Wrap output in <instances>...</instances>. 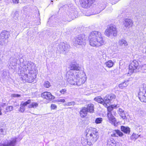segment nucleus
Here are the masks:
<instances>
[{
    "label": "nucleus",
    "instance_id": "obj_19",
    "mask_svg": "<svg viewBox=\"0 0 146 146\" xmlns=\"http://www.w3.org/2000/svg\"><path fill=\"white\" fill-rule=\"evenodd\" d=\"M110 121L112 123H113L114 126H116L115 124L116 122L115 118L112 115L111 112H108L107 115Z\"/></svg>",
    "mask_w": 146,
    "mask_h": 146
},
{
    "label": "nucleus",
    "instance_id": "obj_44",
    "mask_svg": "<svg viewBox=\"0 0 146 146\" xmlns=\"http://www.w3.org/2000/svg\"><path fill=\"white\" fill-rule=\"evenodd\" d=\"M112 141L113 142V143L109 146H118L117 145L116 142L113 139H112Z\"/></svg>",
    "mask_w": 146,
    "mask_h": 146
},
{
    "label": "nucleus",
    "instance_id": "obj_49",
    "mask_svg": "<svg viewBox=\"0 0 146 146\" xmlns=\"http://www.w3.org/2000/svg\"><path fill=\"white\" fill-rule=\"evenodd\" d=\"M19 0H13V2L14 4H17L19 3Z\"/></svg>",
    "mask_w": 146,
    "mask_h": 146
},
{
    "label": "nucleus",
    "instance_id": "obj_39",
    "mask_svg": "<svg viewBox=\"0 0 146 146\" xmlns=\"http://www.w3.org/2000/svg\"><path fill=\"white\" fill-rule=\"evenodd\" d=\"M31 103V100H29L25 102L24 103H22V104L25 107L26 106L27 104H29Z\"/></svg>",
    "mask_w": 146,
    "mask_h": 146
},
{
    "label": "nucleus",
    "instance_id": "obj_3",
    "mask_svg": "<svg viewBox=\"0 0 146 146\" xmlns=\"http://www.w3.org/2000/svg\"><path fill=\"white\" fill-rule=\"evenodd\" d=\"M37 71L36 70H31L29 72V74H25L23 76L22 79L29 83L33 82L36 77Z\"/></svg>",
    "mask_w": 146,
    "mask_h": 146
},
{
    "label": "nucleus",
    "instance_id": "obj_48",
    "mask_svg": "<svg viewBox=\"0 0 146 146\" xmlns=\"http://www.w3.org/2000/svg\"><path fill=\"white\" fill-rule=\"evenodd\" d=\"M58 102H65V100L63 99H60L57 101Z\"/></svg>",
    "mask_w": 146,
    "mask_h": 146
},
{
    "label": "nucleus",
    "instance_id": "obj_10",
    "mask_svg": "<svg viewBox=\"0 0 146 146\" xmlns=\"http://www.w3.org/2000/svg\"><path fill=\"white\" fill-rule=\"evenodd\" d=\"M95 0H79L81 6L82 7L88 8L90 7Z\"/></svg>",
    "mask_w": 146,
    "mask_h": 146
},
{
    "label": "nucleus",
    "instance_id": "obj_51",
    "mask_svg": "<svg viewBox=\"0 0 146 146\" xmlns=\"http://www.w3.org/2000/svg\"><path fill=\"white\" fill-rule=\"evenodd\" d=\"M10 59V61H11L12 60H13V62H16V59L15 58H11ZM12 62H13V61Z\"/></svg>",
    "mask_w": 146,
    "mask_h": 146
},
{
    "label": "nucleus",
    "instance_id": "obj_23",
    "mask_svg": "<svg viewBox=\"0 0 146 146\" xmlns=\"http://www.w3.org/2000/svg\"><path fill=\"white\" fill-rule=\"evenodd\" d=\"M85 78L84 77L80 78L78 77L76 79V83L75 84H76L78 86H80L82 84H83L84 83L85 81Z\"/></svg>",
    "mask_w": 146,
    "mask_h": 146
},
{
    "label": "nucleus",
    "instance_id": "obj_43",
    "mask_svg": "<svg viewBox=\"0 0 146 146\" xmlns=\"http://www.w3.org/2000/svg\"><path fill=\"white\" fill-rule=\"evenodd\" d=\"M74 102H69L66 103V105L68 106L74 105Z\"/></svg>",
    "mask_w": 146,
    "mask_h": 146
},
{
    "label": "nucleus",
    "instance_id": "obj_6",
    "mask_svg": "<svg viewBox=\"0 0 146 146\" xmlns=\"http://www.w3.org/2000/svg\"><path fill=\"white\" fill-rule=\"evenodd\" d=\"M66 78L68 82L72 85H75L76 84V79L74 76V74L70 71H68L66 74Z\"/></svg>",
    "mask_w": 146,
    "mask_h": 146
},
{
    "label": "nucleus",
    "instance_id": "obj_28",
    "mask_svg": "<svg viewBox=\"0 0 146 146\" xmlns=\"http://www.w3.org/2000/svg\"><path fill=\"white\" fill-rule=\"evenodd\" d=\"M27 63L28 68H29V72L31 71V70H36L34 68L35 66L34 63L29 61L27 62Z\"/></svg>",
    "mask_w": 146,
    "mask_h": 146
},
{
    "label": "nucleus",
    "instance_id": "obj_54",
    "mask_svg": "<svg viewBox=\"0 0 146 146\" xmlns=\"http://www.w3.org/2000/svg\"><path fill=\"white\" fill-rule=\"evenodd\" d=\"M2 113L1 112V110L0 109V115H1Z\"/></svg>",
    "mask_w": 146,
    "mask_h": 146
},
{
    "label": "nucleus",
    "instance_id": "obj_15",
    "mask_svg": "<svg viewBox=\"0 0 146 146\" xmlns=\"http://www.w3.org/2000/svg\"><path fill=\"white\" fill-rule=\"evenodd\" d=\"M111 137H118V136L122 137L123 135V133L119 130L115 129L112 131L110 132Z\"/></svg>",
    "mask_w": 146,
    "mask_h": 146
},
{
    "label": "nucleus",
    "instance_id": "obj_2",
    "mask_svg": "<svg viewBox=\"0 0 146 146\" xmlns=\"http://www.w3.org/2000/svg\"><path fill=\"white\" fill-rule=\"evenodd\" d=\"M86 132V137L90 142L89 143V145H91L98 140L99 137L98 132L95 131V129L92 127L87 128Z\"/></svg>",
    "mask_w": 146,
    "mask_h": 146
},
{
    "label": "nucleus",
    "instance_id": "obj_14",
    "mask_svg": "<svg viewBox=\"0 0 146 146\" xmlns=\"http://www.w3.org/2000/svg\"><path fill=\"white\" fill-rule=\"evenodd\" d=\"M115 96L113 94H108L104 98V100L105 102H104V104L107 105V107L108 106V104H109L111 100L113 99H115Z\"/></svg>",
    "mask_w": 146,
    "mask_h": 146
},
{
    "label": "nucleus",
    "instance_id": "obj_22",
    "mask_svg": "<svg viewBox=\"0 0 146 146\" xmlns=\"http://www.w3.org/2000/svg\"><path fill=\"white\" fill-rule=\"evenodd\" d=\"M95 101H97L98 102L102 104L104 106L106 107L107 105L104 104V102H105L104 100V98L102 99L101 97L100 96H97L94 99Z\"/></svg>",
    "mask_w": 146,
    "mask_h": 146
},
{
    "label": "nucleus",
    "instance_id": "obj_50",
    "mask_svg": "<svg viewBox=\"0 0 146 146\" xmlns=\"http://www.w3.org/2000/svg\"><path fill=\"white\" fill-rule=\"evenodd\" d=\"M15 19H17L18 17V12H15Z\"/></svg>",
    "mask_w": 146,
    "mask_h": 146
},
{
    "label": "nucleus",
    "instance_id": "obj_12",
    "mask_svg": "<svg viewBox=\"0 0 146 146\" xmlns=\"http://www.w3.org/2000/svg\"><path fill=\"white\" fill-rule=\"evenodd\" d=\"M139 93V98L142 102H146V89L141 88Z\"/></svg>",
    "mask_w": 146,
    "mask_h": 146
},
{
    "label": "nucleus",
    "instance_id": "obj_25",
    "mask_svg": "<svg viewBox=\"0 0 146 146\" xmlns=\"http://www.w3.org/2000/svg\"><path fill=\"white\" fill-rule=\"evenodd\" d=\"M121 129L122 131L126 134H129L130 132V129L128 127H125L121 126Z\"/></svg>",
    "mask_w": 146,
    "mask_h": 146
},
{
    "label": "nucleus",
    "instance_id": "obj_40",
    "mask_svg": "<svg viewBox=\"0 0 146 146\" xmlns=\"http://www.w3.org/2000/svg\"><path fill=\"white\" fill-rule=\"evenodd\" d=\"M21 95L18 94H11V96L12 97H21Z\"/></svg>",
    "mask_w": 146,
    "mask_h": 146
},
{
    "label": "nucleus",
    "instance_id": "obj_7",
    "mask_svg": "<svg viewBox=\"0 0 146 146\" xmlns=\"http://www.w3.org/2000/svg\"><path fill=\"white\" fill-rule=\"evenodd\" d=\"M138 62L136 60H134L131 62L129 66V71L130 73L136 72V70L139 68Z\"/></svg>",
    "mask_w": 146,
    "mask_h": 146
},
{
    "label": "nucleus",
    "instance_id": "obj_13",
    "mask_svg": "<svg viewBox=\"0 0 146 146\" xmlns=\"http://www.w3.org/2000/svg\"><path fill=\"white\" fill-rule=\"evenodd\" d=\"M41 96L43 99L47 100L49 101H51L54 98V97L52 96L50 92H47L42 93L41 94Z\"/></svg>",
    "mask_w": 146,
    "mask_h": 146
},
{
    "label": "nucleus",
    "instance_id": "obj_18",
    "mask_svg": "<svg viewBox=\"0 0 146 146\" xmlns=\"http://www.w3.org/2000/svg\"><path fill=\"white\" fill-rule=\"evenodd\" d=\"M123 24L125 27L129 28L132 26L133 23L131 19H126L124 21Z\"/></svg>",
    "mask_w": 146,
    "mask_h": 146
},
{
    "label": "nucleus",
    "instance_id": "obj_52",
    "mask_svg": "<svg viewBox=\"0 0 146 146\" xmlns=\"http://www.w3.org/2000/svg\"><path fill=\"white\" fill-rule=\"evenodd\" d=\"M6 105V104L5 103H3L1 105V106L2 107H5Z\"/></svg>",
    "mask_w": 146,
    "mask_h": 146
},
{
    "label": "nucleus",
    "instance_id": "obj_42",
    "mask_svg": "<svg viewBox=\"0 0 146 146\" xmlns=\"http://www.w3.org/2000/svg\"><path fill=\"white\" fill-rule=\"evenodd\" d=\"M113 107L112 106H108L107 108L108 112H111V111L113 110Z\"/></svg>",
    "mask_w": 146,
    "mask_h": 146
},
{
    "label": "nucleus",
    "instance_id": "obj_17",
    "mask_svg": "<svg viewBox=\"0 0 146 146\" xmlns=\"http://www.w3.org/2000/svg\"><path fill=\"white\" fill-rule=\"evenodd\" d=\"M75 10V9L72 10V9H69L68 15L72 19H73L76 17L77 12Z\"/></svg>",
    "mask_w": 146,
    "mask_h": 146
},
{
    "label": "nucleus",
    "instance_id": "obj_5",
    "mask_svg": "<svg viewBox=\"0 0 146 146\" xmlns=\"http://www.w3.org/2000/svg\"><path fill=\"white\" fill-rule=\"evenodd\" d=\"M86 39L84 35H81L75 38L73 40V42L76 46L79 45H85L86 44Z\"/></svg>",
    "mask_w": 146,
    "mask_h": 146
},
{
    "label": "nucleus",
    "instance_id": "obj_34",
    "mask_svg": "<svg viewBox=\"0 0 146 146\" xmlns=\"http://www.w3.org/2000/svg\"><path fill=\"white\" fill-rule=\"evenodd\" d=\"M25 107L22 104V103H21L20 107L19 110V111L21 112H23L25 110Z\"/></svg>",
    "mask_w": 146,
    "mask_h": 146
},
{
    "label": "nucleus",
    "instance_id": "obj_29",
    "mask_svg": "<svg viewBox=\"0 0 146 146\" xmlns=\"http://www.w3.org/2000/svg\"><path fill=\"white\" fill-rule=\"evenodd\" d=\"M81 141L82 144L84 145L87 144L89 145V143L90 142L89 140L87 139V138L86 137V139L83 137H82L81 138Z\"/></svg>",
    "mask_w": 146,
    "mask_h": 146
},
{
    "label": "nucleus",
    "instance_id": "obj_30",
    "mask_svg": "<svg viewBox=\"0 0 146 146\" xmlns=\"http://www.w3.org/2000/svg\"><path fill=\"white\" fill-rule=\"evenodd\" d=\"M38 106V104L37 102H33L31 103L28 106V107L29 108H35L37 107Z\"/></svg>",
    "mask_w": 146,
    "mask_h": 146
},
{
    "label": "nucleus",
    "instance_id": "obj_41",
    "mask_svg": "<svg viewBox=\"0 0 146 146\" xmlns=\"http://www.w3.org/2000/svg\"><path fill=\"white\" fill-rule=\"evenodd\" d=\"M112 139L111 138L109 139L107 142V146H109L111 144L113 143V142L112 141Z\"/></svg>",
    "mask_w": 146,
    "mask_h": 146
},
{
    "label": "nucleus",
    "instance_id": "obj_21",
    "mask_svg": "<svg viewBox=\"0 0 146 146\" xmlns=\"http://www.w3.org/2000/svg\"><path fill=\"white\" fill-rule=\"evenodd\" d=\"M117 112L119 115L123 119H126V117L125 116L124 110L121 108H119L117 110Z\"/></svg>",
    "mask_w": 146,
    "mask_h": 146
},
{
    "label": "nucleus",
    "instance_id": "obj_16",
    "mask_svg": "<svg viewBox=\"0 0 146 146\" xmlns=\"http://www.w3.org/2000/svg\"><path fill=\"white\" fill-rule=\"evenodd\" d=\"M107 2L106 0H103L102 1L99 3L98 7L100 10L97 13V14L99 13L101 11L105 8L107 6Z\"/></svg>",
    "mask_w": 146,
    "mask_h": 146
},
{
    "label": "nucleus",
    "instance_id": "obj_36",
    "mask_svg": "<svg viewBox=\"0 0 146 146\" xmlns=\"http://www.w3.org/2000/svg\"><path fill=\"white\" fill-rule=\"evenodd\" d=\"M22 68L24 71H27L28 70V71L29 72V68H28L27 63L26 64H25L24 65H23Z\"/></svg>",
    "mask_w": 146,
    "mask_h": 146
},
{
    "label": "nucleus",
    "instance_id": "obj_35",
    "mask_svg": "<svg viewBox=\"0 0 146 146\" xmlns=\"http://www.w3.org/2000/svg\"><path fill=\"white\" fill-rule=\"evenodd\" d=\"M139 135H138V134H136L134 133H133L131 137V138L132 140H135L137 139Z\"/></svg>",
    "mask_w": 146,
    "mask_h": 146
},
{
    "label": "nucleus",
    "instance_id": "obj_32",
    "mask_svg": "<svg viewBox=\"0 0 146 146\" xmlns=\"http://www.w3.org/2000/svg\"><path fill=\"white\" fill-rule=\"evenodd\" d=\"M13 107L12 106H8L6 108L5 110L3 111V113L5 114H7V112L13 110Z\"/></svg>",
    "mask_w": 146,
    "mask_h": 146
},
{
    "label": "nucleus",
    "instance_id": "obj_46",
    "mask_svg": "<svg viewBox=\"0 0 146 146\" xmlns=\"http://www.w3.org/2000/svg\"><path fill=\"white\" fill-rule=\"evenodd\" d=\"M66 91V90L65 89H63L60 91V92L62 94H64Z\"/></svg>",
    "mask_w": 146,
    "mask_h": 146
},
{
    "label": "nucleus",
    "instance_id": "obj_53",
    "mask_svg": "<svg viewBox=\"0 0 146 146\" xmlns=\"http://www.w3.org/2000/svg\"><path fill=\"white\" fill-rule=\"evenodd\" d=\"M3 131H4V130L3 129H0V131L1 133L3 132Z\"/></svg>",
    "mask_w": 146,
    "mask_h": 146
},
{
    "label": "nucleus",
    "instance_id": "obj_47",
    "mask_svg": "<svg viewBox=\"0 0 146 146\" xmlns=\"http://www.w3.org/2000/svg\"><path fill=\"white\" fill-rule=\"evenodd\" d=\"M141 68L142 70H146V64H144L141 66Z\"/></svg>",
    "mask_w": 146,
    "mask_h": 146
},
{
    "label": "nucleus",
    "instance_id": "obj_27",
    "mask_svg": "<svg viewBox=\"0 0 146 146\" xmlns=\"http://www.w3.org/2000/svg\"><path fill=\"white\" fill-rule=\"evenodd\" d=\"M86 108L88 112L93 113L94 111V106L93 104H89L87 106Z\"/></svg>",
    "mask_w": 146,
    "mask_h": 146
},
{
    "label": "nucleus",
    "instance_id": "obj_4",
    "mask_svg": "<svg viewBox=\"0 0 146 146\" xmlns=\"http://www.w3.org/2000/svg\"><path fill=\"white\" fill-rule=\"evenodd\" d=\"M104 34L108 37L115 36L117 34V31L116 27L112 25L108 26L105 30Z\"/></svg>",
    "mask_w": 146,
    "mask_h": 146
},
{
    "label": "nucleus",
    "instance_id": "obj_37",
    "mask_svg": "<svg viewBox=\"0 0 146 146\" xmlns=\"http://www.w3.org/2000/svg\"><path fill=\"white\" fill-rule=\"evenodd\" d=\"M102 121V119L101 118H98L96 119L95 122L96 124L100 123Z\"/></svg>",
    "mask_w": 146,
    "mask_h": 146
},
{
    "label": "nucleus",
    "instance_id": "obj_11",
    "mask_svg": "<svg viewBox=\"0 0 146 146\" xmlns=\"http://www.w3.org/2000/svg\"><path fill=\"white\" fill-rule=\"evenodd\" d=\"M17 139V137H14L9 141L6 140L3 144L0 143V146H15Z\"/></svg>",
    "mask_w": 146,
    "mask_h": 146
},
{
    "label": "nucleus",
    "instance_id": "obj_24",
    "mask_svg": "<svg viewBox=\"0 0 146 146\" xmlns=\"http://www.w3.org/2000/svg\"><path fill=\"white\" fill-rule=\"evenodd\" d=\"M69 68L71 70H79L80 68L79 66L78 65L76 64H72L69 66Z\"/></svg>",
    "mask_w": 146,
    "mask_h": 146
},
{
    "label": "nucleus",
    "instance_id": "obj_31",
    "mask_svg": "<svg viewBox=\"0 0 146 146\" xmlns=\"http://www.w3.org/2000/svg\"><path fill=\"white\" fill-rule=\"evenodd\" d=\"M128 81L127 80L119 84V87L121 89H123L126 87L128 84Z\"/></svg>",
    "mask_w": 146,
    "mask_h": 146
},
{
    "label": "nucleus",
    "instance_id": "obj_20",
    "mask_svg": "<svg viewBox=\"0 0 146 146\" xmlns=\"http://www.w3.org/2000/svg\"><path fill=\"white\" fill-rule=\"evenodd\" d=\"M87 112L86 108H82L80 112V116L82 118L84 117L87 115Z\"/></svg>",
    "mask_w": 146,
    "mask_h": 146
},
{
    "label": "nucleus",
    "instance_id": "obj_45",
    "mask_svg": "<svg viewBox=\"0 0 146 146\" xmlns=\"http://www.w3.org/2000/svg\"><path fill=\"white\" fill-rule=\"evenodd\" d=\"M51 107L52 109L53 110L57 108V106L54 104H52Z\"/></svg>",
    "mask_w": 146,
    "mask_h": 146
},
{
    "label": "nucleus",
    "instance_id": "obj_26",
    "mask_svg": "<svg viewBox=\"0 0 146 146\" xmlns=\"http://www.w3.org/2000/svg\"><path fill=\"white\" fill-rule=\"evenodd\" d=\"M119 44L121 46L126 47L128 45L127 42L124 39H121L119 40L118 41Z\"/></svg>",
    "mask_w": 146,
    "mask_h": 146
},
{
    "label": "nucleus",
    "instance_id": "obj_8",
    "mask_svg": "<svg viewBox=\"0 0 146 146\" xmlns=\"http://www.w3.org/2000/svg\"><path fill=\"white\" fill-rule=\"evenodd\" d=\"M9 33L6 31H3L0 34V47L5 44L8 38Z\"/></svg>",
    "mask_w": 146,
    "mask_h": 146
},
{
    "label": "nucleus",
    "instance_id": "obj_9",
    "mask_svg": "<svg viewBox=\"0 0 146 146\" xmlns=\"http://www.w3.org/2000/svg\"><path fill=\"white\" fill-rule=\"evenodd\" d=\"M69 47V45L66 42H61L58 45L57 49L60 52L64 53L68 50Z\"/></svg>",
    "mask_w": 146,
    "mask_h": 146
},
{
    "label": "nucleus",
    "instance_id": "obj_38",
    "mask_svg": "<svg viewBox=\"0 0 146 146\" xmlns=\"http://www.w3.org/2000/svg\"><path fill=\"white\" fill-rule=\"evenodd\" d=\"M51 86L50 83L48 81L45 82L44 84V86L46 88H48Z\"/></svg>",
    "mask_w": 146,
    "mask_h": 146
},
{
    "label": "nucleus",
    "instance_id": "obj_33",
    "mask_svg": "<svg viewBox=\"0 0 146 146\" xmlns=\"http://www.w3.org/2000/svg\"><path fill=\"white\" fill-rule=\"evenodd\" d=\"M106 66L108 68L112 67L113 64V63L111 60H109L105 63Z\"/></svg>",
    "mask_w": 146,
    "mask_h": 146
},
{
    "label": "nucleus",
    "instance_id": "obj_1",
    "mask_svg": "<svg viewBox=\"0 0 146 146\" xmlns=\"http://www.w3.org/2000/svg\"><path fill=\"white\" fill-rule=\"evenodd\" d=\"M89 44L92 46L98 47L104 45L105 40L104 37L100 32L94 31L89 35Z\"/></svg>",
    "mask_w": 146,
    "mask_h": 146
}]
</instances>
